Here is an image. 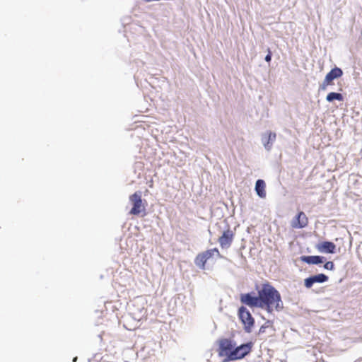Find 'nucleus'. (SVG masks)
<instances>
[{
    "label": "nucleus",
    "instance_id": "2",
    "mask_svg": "<svg viewBox=\"0 0 362 362\" xmlns=\"http://www.w3.org/2000/svg\"><path fill=\"white\" fill-rule=\"evenodd\" d=\"M129 202L132 205V208L129 214L134 216L141 214L142 216L146 215V201L141 198V192H136L129 196Z\"/></svg>",
    "mask_w": 362,
    "mask_h": 362
},
{
    "label": "nucleus",
    "instance_id": "1",
    "mask_svg": "<svg viewBox=\"0 0 362 362\" xmlns=\"http://www.w3.org/2000/svg\"><path fill=\"white\" fill-rule=\"evenodd\" d=\"M257 296L245 293L240 296V301L250 308H259L268 313L281 311L284 308L280 293L269 283H265L257 288Z\"/></svg>",
    "mask_w": 362,
    "mask_h": 362
},
{
    "label": "nucleus",
    "instance_id": "15",
    "mask_svg": "<svg viewBox=\"0 0 362 362\" xmlns=\"http://www.w3.org/2000/svg\"><path fill=\"white\" fill-rule=\"evenodd\" d=\"M334 100H343V96L341 93H334V92H332V93H329L327 95V100L329 101V102H332Z\"/></svg>",
    "mask_w": 362,
    "mask_h": 362
},
{
    "label": "nucleus",
    "instance_id": "11",
    "mask_svg": "<svg viewBox=\"0 0 362 362\" xmlns=\"http://www.w3.org/2000/svg\"><path fill=\"white\" fill-rule=\"evenodd\" d=\"M317 250L320 252L333 254L336 250V245L332 242L324 241L316 245Z\"/></svg>",
    "mask_w": 362,
    "mask_h": 362
},
{
    "label": "nucleus",
    "instance_id": "12",
    "mask_svg": "<svg viewBox=\"0 0 362 362\" xmlns=\"http://www.w3.org/2000/svg\"><path fill=\"white\" fill-rule=\"evenodd\" d=\"M276 134L273 132H268L262 136V144L267 150L271 149L272 144L276 140Z\"/></svg>",
    "mask_w": 362,
    "mask_h": 362
},
{
    "label": "nucleus",
    "instance_id": "4",
    "mask_svg": "<svg viewBox=\"0 0 362 362\" xmlns=\"http://www.w3.org/2000/svg\"><path fill=\"white\" fill-rule=\"evenodd\" d=\"M252 347V344L251 342L234 347L233 351L229 354V361H235L244 358L250 353Z\"/></svg>",
    "mask_w": 362,
    "mask_h": 362
},
{
    "label": "nucleus",
    "instance_id": "18",
    "mask_svg": "<svg viewBox=\"0 0 362 362\" xmlns=\"http://www.w3.org/2000/svg\"><path fill=\"white\" fill-rule=\"evenodd\" d=\"M77 358H74V361H76Z\"/></svg>",
    "mask_w": 362,
    "mask_h": 362
},
{
    "label": "nucleus",
    "instance_id": "6",
    "mask_svg": "<svg viewBox=\"0 0 362 362\" xmlns=\"http://www.w3.org/2000/svg\"><path fill=\"white\" fill-rule=\"evenodd\" d=\"M234 237L235 233L230 228H228L227 230H224L218 240L221 248H229L233 243Z\"/></svg>",
    "mask_w": 362,
    "mask_h": 362
},
{
    "label": "nucleus",
    "instance_id": "9",
    "mask_svg": "<svg viewBox=\"0 0 362 362\" xmlns=\"http://www.w3.org/2000/svg\"><path fill=\"white\" fill-rule=\"evenodd\" d=\"M308 224V218L304 212H299L291 222L293 228H303Z\"/></svg>",
    "mask_w": 362,
    "mask_h": 362
},
{
    "label": "nucleus",
    "instance_id": "16",
    "mask_svg": "<svg viewBox=\"0 0 362 362\" xmlns=\"http://www.w3.org/2000/svg\"><path fill=\"white\" fill-rule=\"evenodd\" d=\"M324 268L325 269H328V270H334V264L331 261H329V262H327L325 264H324Z\"/></svg>",
    "mask_w": 362,
    "mask_h": 362
},
{
    "label": "nucleus",
    "instance_id": "3",
    "mask_svg": "<svg viewBox=\"0 0 362 362\" xmlns=\"http://www.w3.org/2000/svg\"><path fill=\"white\" fill-rule=\"evenodd\" d=\"M214 256L222 257L219 250L217 248L206 250L199 252L194 258V264L201 269H206L207 262L211 259Z\"/></svg>",
    "mask_w": 362,
    "mask_h": 362
},
{
    "label": "nucleus",
    "instance_id": "10",
    "mask_svg": "<svg viewBox=\"0 0 362 362\" xmlns=\"http://www.w3.org/2000/svg\"><path fill=\"white\" fill-rule=\"evenodd\" d=\"M328 280V276L324 274H319L307 278L304 281V285L306 288H310L315 283H323Z\"/></svg>",
    "mask_w": 362,
    "mask_h": 362
},
{
    "label": "nucleus",
    "instance_id": "7",
    "mask_svg": "<svg viewBox=\"0 0 362 362\" xmlns=\"http://www.w3.org/2000/svg\"><path fill=\"white\" fill-rule=\"evenodd\" d=\"M343 71L340 68L335 67L332 69L326 75L322 84V88L326 89L327 86L331 85L332 81L335 78H339L342 76Z\"/></svg>",
    "mask_w": 362,
    "mask_h": 362
},
{
    "label": "nucleus",
    "instance_id": "14",
    "mask_svg": "<svg viewBox=\"0 0 362 362\" xmlns=\"http://www.w3.org/2000/svg\"><path fill=\"white\" fill-rule=\"evenodd\" d=\"M266 185L264 180H258L256 182L255 190L259 197L264 198L266 197L265 191Z\"/></svg>",
    "mask_w": 362,
    "mask_h": 362
},
{
    "label": "nucleus",
    "instance_id": "8",
    "mask_svg": "<svg viewBox=\"0 0 362 362\" xmlns=\"http://www.w3.org/2000/svg\"><path fill=\"white\" fill-rule=\"evenodd\" d=\"M235 344L233 341L228 339H223L219 341V354L226 355L229 359V354L234 349Z\"/></svg>",
    "mask_w": 362,
    "mask_h": 362
},
{
    "label": "nucleus",
    "instance_id": "5",
    "mask_svg": "<svg viewBox=\"0 0 362 362\" xmlns=\"http://www.w3.org/2000/svg\"><path fill=\"white\" fill-rule=\"evenodd\" d=\"M238 315L245 326V330L247 332H250L254 325L255 320L250 311L245 307L241 306L238 310Z\"/></svg>",
    "mask_w": 362,
    "mask_h": 362
},
{
    "label": "nucleus",
    "instance_id": "17",
    "mask_svg": "<svg viewBox=\"0 0 362 362\" xmlns=\"http://www.w3.org/2000/svg\"><path fill=\"white\" fill-rule=\"evenodd\" d=\"M272 60V52L269 49H268V54L265 57V61L269 63Z\"/></svg>",
    "mask_w": 362,
    "mask_h": 362
},
{
    "label": "nucleus",
    "instance_id": "13",
    "mask_svg": "<svg viewBox=\"0 0 362 362\" xmlns=\"http://www.w3.org/2000/svg\"><path fill=\"white\" fill-rule=\"evenodd\" d=\"M301 260L308 264H318L324 262V257L321 256H302Z\"/></svg>",
    "mask_w": 362,
    "mask_h": 362
}]
</instances>
